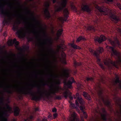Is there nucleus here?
Instances as JSON below:
<instances>
[{"instance_id": "obj_1", "label": "nucleus", "mask_w": 121, "mask_h": 121, "mask_svg": "<svg viewBox=\"0 0 121 121\" xmlns=\"http://www.w3.org/2000/svg\"><path fill=\"white\" fill-rule=\"evenodd\" d=\"M54 83L52 84V86H50L51 91L49 93H45L41 90L39 87H38V93L39 95V96L35 95L33 91V88H28L24 90L21 91L22 94L25 95H29L32 96V99L34 100L37 101L40 100L43 96V94H45L48 98L49 97L52 98L53 95H55L56 93L59 90V85L60 83V81L58 80L57 82L54 81Z\"/></svg>"}, {"instance_id": "obj_2", "label": "nucleus", "mask_w": 121, "mask_h": 121, "mask_svg": "<svg viewBox=\"0 0 121 121\" xmlns=\"http://www.w3.org/2000/svg\"><path fill=\"white\" fill-rule=\"evenodd\" d=\"M115 38V41L112 40V39H109L108 40L113 47L108 46V48L112 54L115 55L118 57V61H113L109 59V61L106 60L104 62V64L107 66L110 69L112 68V66L115 67L117 69H118V65L121 63V57H120V53L115 49L116 47H118L121 48V44L120 43L119 40L117 38Z\"/></svg>"}, {"instance_id": "obj_3", "label": "nucleus", "mask_w": 121, "mask_h": 121, "mask_svg": "<svg viewBox=\"0 0 121 121\" xmlns=\"http://www.w3.org/2000/svg\"><path fill=\"white\" fill-rule=\"evenodd\" d=\"M98 95L99 96L101 97L103 103L109 109L110 112H113L115 115L117 116L120 120L119 121H118L117 119L114 118L115 121H121V98L116 95H115V96L114 100L116 105L117 107H119L120 108L119 111L117 109H116V112H115L112 108V106L111 105L110 101L108 99L106 100H105L103 96L102 95V94H98Z\"/></svg>"}, {"instance_id": "obj_4", "label": "nucleus", "mask_w": 121, "mask_h": 121, "mask_svg": "<svg viewBox=\"0 0 121 121\" xmlns=\"http://www.w3.org/2000/svg\"><path fill=\"white\" fill-rule=\"evenodd\" d=\"M97 9L102 14L104 15H107L115 23H117L120 20L119 18L115 14L113 13L109 9L106 8L104 6L102 7L98 6Z\"/></svg>"}, {"instance_id": "obj_5", "label": "nucleus", "mask_w": 121, "mask_h": 121, "mask_svg": "<svg viewBox=\"0 0 121 121\" xmlns=\"http://www.w3.org/2000/svg\"><path fill=\"white\" fill-rule=\"evenodd\" d=\"M67 3V0H62L61 2H59V5L56 7V10L57 12L63 11L65 17L63 20L66 21L68 17L69 11L67 8L66 7Z\"/></svg>"}, {"instance_id": "obj_6", "label": "nucleus", "mask_w": 121, "mask_h": 121, "mask_svg": "<svg viewBox=\"0 0 121 121\" xmlns=\"http://www.w3.org/2000/svg\"><path fill=\"white\" fill-rule=\"evenodd\" d=\"M73 98L74 99H76L75 100V103L77 106H79V104L78 102L81 105L79 107L80 109L83 112L84 117L86 119L87 117V115L86 112H85L84 110L85 108V106L84 105L85 104V102L84 100L81 97H79V94L78 93H76V96L74 95Z\"/></svg>"}, {"instance_id": "obj_7", "label": "nucleus", "mask_w": 121, "mask_h": 121, "mask_svg": "<svg viewBox=\"0 0 121 121\" xmlns=\"http://www.w3.org/2000/svg\"><path fill=\"white\" fill-rule=\"evenodd\" d=\"M3 6V7H0V14L4 18V19L3 22V24L4 25L5 24H9L11 22L13 19L12 17L10 15L8 16L7 19H6V16L7 13L5 12L4 10Z\"/></svg>"}, {"instance_id": "obj_8", "label": "nucleus", "mask_w": 121, "mask_h": 121, "mask_svg": "<svg viewBox=\"0 0 121 121\" xmlns=\"http://www.w3.org/2000/svg\"><path fill=\"white\" fill-rule=\"evenodd\" d=\"M97 52L92 49H89V51L92 55L96 57L97 62L98 64L101 63V59L99 58V54H101L104 51V49L102 47H99L96 50Z\"/></svg>"}, {"instance_id": "obj_9", "label": "nucleus", "mask_w": 121, "mask_h": 121, "mask_svg": "<svg viewBox=\"0 0 121 121\" xmlns=\"http://www.w3.org/2000/svg\"><path fill=\"white\" fill-rule=\"evenodd\" d=\"M50 6V4L49 2H47L45 5L46 8L44 10V13L46 17L48 19L51 17V16L49 11V8Z\"/></svg>"}, {"instance_id": "obj_10", "label": "nucleus", "mask_w": 121, "mask_h": 121, "mask_svg": "<svg viewBox=\"0 0 121 121\" xmlns=\"http://www.w3.org/2000/svg\"><path fill=\"white\" fill-rule=\"evenodd\" d=\"M12 29L14 31H17L16 34L18 38H22V31L21 30H18V25H14L12 27Z\"/></svg>"}, {"instance_id": "obj_11", "label": "nucleus", "mask_w": 121, "mask_h": 121, "mask_svg": "<svg viewBox=\"0 0 121 121\" xmlns=\"http://www.w3.org/2000/svg\"><path fill=\"white\" fill-rule=\"evenodd\" d=\"M115 79L113 83L114 85L121 90V80H120L119 78L117 75L116 76Z\"/></svg>"}, {"instance_id": "obj_12", "label": "nucleus", "mask_w": 121, "mask_h": 121, "mask_svg": "<svg viewBox=\"0 0 121 121\" xmlns=\"http://www.w3.org/2000/svg\"><path fill=\"white\" fill-rule=\"evenodd\" d=\"M71 80H72V81H71L70 80H69L67 82L66 81H65L64 83L65 85L67 86L68 88L71 89L73 88L72 86L73 83H75L76 82L73 77H71Z\"/></svg>"}, {"instance_id": "obj_13", "label": "nucleus", "mask_w": 121, "mask_h": 121, "mask_svg": "<svg viewBox=\"0 0 121 121\" xmlns=\"http://www.w3.org/2000/svg\"><path fill=\"white\" fill-rule=\"evenodd\" d=\"M106 39V37L103 35H101L100 37L98 36L95 37L94 40L95 42H98L100 43L102 42L105 41Z\"/></svg>"}, {"instance_id": "obj_14", "label": "nucleus", "mask_w": 121, "mask_h": 121, "mask_svg": "<svg viewBox=\"0 0 121 121\" xmlns=\"http://www.w3.org/2000/svg\"><path fill=\"white\" fill-rule=\"evenodd\" d=\"M102 112L104 113L103 114H102L101 115L102 119L104 121H107V113L105 108H102Z\"/></svg>"}, {"instance_id": "obj_15", "label": "nucleus", "mask_w": 121, "mask_h": 121, "mask_svg": "<svg viewBox=\"0 0 121 121\" xmlns=\"http://www.w3.org/2000/svg\"><path fill=\"white\" fill-rule=\"evenodd\" d=\"M81 8L82 10L83 11H86L88 12H90L91 11L90 6L87 4H82Z\"/></svg>"}, {"instance_id": "obj_16", "label": "nucleus", "mask_w": 121, "mask_h": 121, "mask_svg": "<svg viewBox=\"0 0 121 121\" xmlns=\"http://www.w3.org/2000/svg\"><path fill=\"white\" fill-rule=\"evenodd\" d=\"M81 119L82 121H84L83 117ZM69 121H78V119L76 117V114L75 112H73L70 118Z\"/></svg>"}, {"instance_id": "obj_17", "label": "nucleus", "mask_w": 121, "mask_h": 121, "mask_svg": "<svg viewBox=\"0 0 121 121\" xmlns=\"http://www.w3.org/2000/svg\"><path fill=\"white\" fill-rule=\"evenodd\" d=\"M71 94V92H69L67 91L63 93V95L65 98H67L69 95V97L70 100V101L72 100L73 99V97L72 96Z\"/></svg>"}, {"instance_id": "obj_18", "label": "nucleus", "mask_w": 121, "mask_h": 121, "mask_svg": "<svg viewBox=\"0 0 121 121\" xmlns=\"http://www.w3.org/2000/svg\"><path fill=\"white\" fill-rule=\"evenodd\" d=\"M27 13L28 14L31 13L32 15L33 16V20L36 22L37 24L39 25L40 24V22L38 21L37 20L36 18L34 16L33 14L31 13V11L30 10H27Z\"/></svg>"}, {"instance_id": "obj_19", "label": "nucleus", "mask_w": 121, "mask_h": 121, "mask_svg": "<svg viewBox=\"0 0 121 121\" xmlns=\"http://www.w3.org/2000/svg\"><path fill=\"white\" fill-rule=\"evenodd\" d=\"M43 34L44 36L46 38V40L48 41L50 45H52V43L51 39L48 38L45 32L44 31Z\"/></svg>"}, {"instance_id": "obj_20", "label": "nucleus", "mask_w": 121, "mask_h": 121, "mask_svg": "<svg viewBox=\"0 0 121 121\" xmlns=\"http://www.w3.org/2000/svg\"><path fill=\"white\" fill-rule=\"evenodd\" d=\"M69 69H64L63 70L64 73V75L66 78H68L69 76Z\"/></svg>"}, {"instance_id": "obj_21", "label": "nucleus", "mask_w": 121, "mask_h": 121, "mask_svg": "<svg viewBox=\"0 0 121 121\" xmlns=\"http://www.w3.org/2000/svg\"><path fill=\"white\" fill-rule=\"evenodd\" d=\"M83 95L85 98L87 100H90L91 99V98L90 95L84 91L83 92Z\"/></svg>"}, {"instance_id": "obj_22", "label": "nucleus", "mask_w": 121, "mask_h": 121, "mask_svg": "<svg viewBox=\"0 0 121 121\" xmlns=\"http://www.w3.org/2000/svg\"><path fill=\"white\" fill-rule=\"evenodd\" d=\"M20 109L18 107H16L14 110V114L15 116H18L19 114Z\"/></svg>"}, {"instance_id": "obj_23", "label": "nucleus", "mask_w": 121, "mask_h": 121, "mask_svg": "<svg viewBox=\"0 0 121 121\" xmlns=\"http://www.w3.org/2000/svg\"><path fill=\"white\" fill-rule=\"evenodd\" d=\"M6 108L8 109V112L9 113H11L13 112L12 110V108L11 107H10V106L7 104H6Z\"/></svg>"}, {"instance_id": "obj_24", "label": "nucleus", "mask_w": 121, "mask_h": 121, "mask_svg": "<svg viewBox=\"0 0 121 121\" xmlns=\"http://www.w3.org/2000/svg\"><path fill=\"white\" fill-rule=\"evenodd\" d=\"M87 30L91 31L94 32L95 31V29L94 26H88L87 28Z\"/></svg>"}, {"instance_id": "obj_25", "label": "nucleus", "mask_w": 121, "mask_h": 121, "mask_svg": "<svg viewBox=\"0 0 121 121\" xmlns=\"http://www.w3.org/2000/svg\"><path fill=\"white\" fill-rule=\"evenodd\" d=\"M82 40L83 41H85L86 40V39L82 36H80L77 38V40H76V42L77 43H78Z\"/></svg>"}, {"instance_id": "obj_26", "label": "nucleus", "mask_w": 121, "mask_h": 121, "mask_svg": "<svg viewBox=\"0 0 121 121\" xmlns=\"http://www.w3.org/2000/svg\"><path fill=\"white\" fill-rule=\"evenodd\" d=\"M1 116H3L5 117H8L9 116V114L8 113V111L5 110L2 111V115Z\"/></svg>"}, {"instance_id": "obj_27", "label": "nucleus", "mask_w": 121, "mask_h": 121, "mask_svg": "<svg viewBox=\"0 0 121 121\" xmlns=\"http://www.w3.org/2000/svg\"><path fill=\"white\" fill-rule=\"evenodd\" d=\"M71 46L74 49H80L81 48L80 47L74 44L73 43H71Z\"/></svg>"}, {"instance_id": "obj_28", "label": "nucleus", "mask_w": 121, "mask_h": 121, "mask_svg": "<svg viewBox=\"0 0 121 121\" xmlns=\"http://www.w3.org/2000/svg\"><path fill=\"white\" fill-rule=\"evenodd\" d=\"M73 64L74 65L75 68L78 66H80L82 65L81 63V62H78L76 61H74Z\"/></svg>"}, {"instance_id": "obj_29", "label": "nucleus", "mask_w": 121, "mask_h": 121, "mask_svg": "<svg viewBox=\"0 0 121 121\" xmlns=\"http://www.w3.org/2000/svg\"><path fill=\"white\" fill-rule=\"evenodd\" d=\"M86 79L87 81H90L92 82H94V78L91 77H87L86 78Z\"/></svg>"}, {"instance_id": "obj_30", "label": "nucleus", "mask_w": 121, "mask_h": 121, "mask_svg": "<svg viewBox=\"0 0 121 121\" xmlns=\"http://www.w3.org/2000/svg\"><path fill=\"white\" fill-rule=\"evenodd\" d=\"M63 30L62 29H59L58 30L57 35L59 37L61 35L62 32H63Z\"/></svg>"}, {"instance_id": "obj_31", "label": "nucleus", "mask_w": 121, "mask_h": 121, "mask_svg": "<svg viewBox=\"0 0 121 121\" xmlns=\"http://www.w3.org/2000/svg\"><path fill=\"white\" fill-rule=\"evenodd\" d=\"M69 103L70 104V107L72 108H75L76 107L74 104L72 103L71 101H69Z\"/></svg>"}, {"instance_id": "obj_32", "label": "nucleus", "mask_w": 121, "mask_h": 121, "mask_svg": "<svg viewBox=\"0 0 121 121\" xmlns=\"http://www.w3.org/2000/svg\"><path fill=\"white\" fill-rule=\"evenodd\" d=\"M0 118H2L3 121H8L7 118L3 116H1Z\"/></svg>"}, {"instance_id": "obj_33", "label": "nucleus", "mask_w": 121, "mask_h": 121, "mask_svg": "<svg viewBox=\"0 0 121 121\" xmlns=\"http://www.w3.org/2000/svg\"><path fill=\"white\" fill-rule=\"evenodd\" d=\"M55 99L58 100H61V97L60 96H55Z\"/></svg>"}, {"instance_id": "obj_34", "label": "nucleus", "mask_w": 121, "mask_h": 121, "mask_svg": "<svg viewBox=\"0 0 121 121\" xmlns=\"http://www.w3.org/2000/svg\"><path fill=\"white\" fill-rule=\"evenodd\" d=\"M100 67L103 69H105V67L103 65L101 62L100 63L98 64Z\"/></svg>"}, {"instance_id": "obj_35", "label": "nucleus", "mask_w": 121, "mask_h": 121, "mask_svg": "<svg viewBox=\"0 0 121 121\" xmlns=\"http://www.w3.org/2000/svg\"><path fill=\"white\" fill-rule=\"evenodd\" d=\"M4 89L6 90V91L9 94H11L12 93V92L9 90L6 89Z\"/></svg>"}, {"instance_id": "obj_36", "label": "nucleus", "mask_w": 121, "mask_h": 121, "mask_svg": "<svg viewBox=\"0 0 121 121\" xmlns=\"http://www.w3.org/2000/svg\"><path fill=\"white\" fill-rule=\"evenodd\" d=\"M62 63H63L65 64H67V63L66 61V60L65 58H63V60H62Z\"/></svg>"}, {"instance_id": "obj_37", "label": "nucleus", "mask_w": 121, "mask_h": 121, "mask_svg": "<svg viewBox=\"0 0 121 121\" xmlns=\"http://www.w3.org/2000/svg\"><path fill=\"white\" fill-rule=\"evenodd\" d=\"M117 31L119 33L121 36V29L119 28H117Z\"/></svg>"}, {"instance_id": "obj_38", "label": "nucleus", "mask_w": 121, "mask_h": 121, "mask_svg": "<svg viewBox=\"0 0 121 121\" xmlns=\"http://www.w3.org/2000/svg\"><path fill=\"white\" fill-rule=\"evenodd\" d=\"M117 5L119 9L121 10V4L119 3H117Z\"/></svg>"}, {"instance_id": "obj_39", "label": "nucleus", "mask_w": 121, "mask_h": 121, "mask_svg": "<svg viewBox=\"0 0 121 121\" xmlns=\"http://www.w3.org/2000/svg\"><path fill=\"white\" fill-rule=\"evenodd\" d=\"M32 33L34 35H37L38 33V32L35 30H34L33 31Z\"/></svg>"}, {"instance_id": "obj_40", "label": "nucleus", "mask_w": 121, "mask_h": 121, "mask_svg": "<svg viewBox=\"0 0 121 121\" xmlns=\"http://www.w3.org/2000/svg\"><path fill=\"white\" fill-rule=\"evenodd\" d=\"M15 45H16V47H18L19 45V42L17 41L15 43H14Z\"/></svg>"}, {"instance_id": "obj_41", "label": "nucleus", "mask_w": 121, "mask_h": 121, "mask_svg": "<svg viewBox=\"0 0 121 121\" xmlns=\"http://www.w3.org/2000/svg\"><path fill=\"white\" fill-rule=\"evenodd\" d=\"M52 111L53 112H56L57 111L56 109L55 108H54L52 110Z\"/></svg>"}, {"instance_id": "obj_42", "label": "nucleus", "mask_w": 121, "mask_h": 121, "mask_svg": "<svg viewBox=\"0 0 121 121\" xmlns=\"http://www.w3.org/2000/svg\"><path fill=\"white\" fill-rule=\"evenodd\" d=\"M48 84L47 83H43L42 84V85L43 86H45V85L48 86Z\"/></svg>"}, {"instance_id": "obj_43", "label": "nucleus", "mask_w": 121, "mask_h": 121, "mask_svg": "<svg viewBox=\"0 0 121 121\" xmlns=\"http://www.w3.org/2000/svg\"><path fill=\"white\" fill-rule=\"evenodd\" d=\"M50 76L51 77H53L54 79L55 78L56 76L53 74H50Z\"/></svg>"}, {"instance_id": "obj_44", "label": "nucleus", "mask_w": 121, "mask_h": 121, "mask_svg": "<svg viewBox=\"0 0 121 121\" xmlns=\"http://www.w3.org/2000/svg\"><path fill=\"white\" fill-rule=\"evenodd\" d=\"M17 41L16 39H14L13 41V44L15 43Z\"/></svg>"}, {"instance_id": "obj_45", "label": "nucleus", "mask_w": 121, "mask_h": 121, "mask_svg": "<svg viewBox=\"0 0 121 121\" xmlns=\"http://www.w3.org/2000/svg\"><path fill=\"white\" fill-rule=\"evenodd\" d=\"M28 39L29 41H31L33 40V39L32 38L29 37L28 38Z\"/></svg>"}, {"instance_id": "obj_46", "label": "nucleus", "mask_w": 121, "mask_h": 121, "mask_svg": "<svg viewBox=\"0 0 121 121\" xmlns=\"http://www.w3.org/2000/svg\"><path fill=\"white\" fill-rule=\"evenodd\" d=\"M34 118V117L33 116H30L29 117V118L30 120Z\"/></svg>"}, {"instance_id": "obj_47", "label": "nucleus", "mask_w": 121, "mask_h": 121, "mask_svg": "<svg viewBox=\"0 0 121 121\" xmlns=\"http://www.w3.org/2000/svg\"><path fill=\"white\" fill-rule=\"evenodd\" d=\"M13 16H19V17H21L20 15H18L16 14H13Z\"/></svg>"}, {"instance_id": "obj_48", "label": "nucleus", "mask_w": 121, "mask_h": 121, "mask_svg": "<svg viewBox=\"0 0 121 121\" xmlns=\"http://www.w3.org/2000/svg\"><path fill=\"white\" fill-rule=\"evenodd\" d=\"M107 2H112L113 0H106Z\"/></svg>"}, {"instance_id": "obj_49", "label": "nucleus", "mask_w": 121, "mask_h": 121, "mask_svg": "<svg viewBox=\"0 0 121 121\" xmlns=\"http://www.w3.org/2000/svg\"><path fill=\"white\" fill-rule=\"evenodd\" d=\"M52 0L53 4H55L56 2L57 1V0Z\"/></svg>"}, {"instance_id": "obj_50", "label": "nucleus", "mask_w": 121, "mask_h": 121, "mask_svg": "<svg viewBox=\"0 0 121 121\" xmlns=\"http://www.w3.org/2000/svg\"><path fill=\"white\" fill-rule=\"evenodd\" d=\"M17 23L18 25L20 24L21 23L20 21V20L18 21L17 22Z\"/></svg>"}, {"instance_id": "obj_51", "label": "nucleus", "mask_w": 121, "mask_h": 121, "mask_svg": "<svg viewBox=\"0 0 121 121\" xmlns=\"http://www.w3.org/2000/svg\"><path fill=\"white\" fill-rule=\"evenodd\" d=\"M35 111H37L39 110V108H35Z\"/></svg>"}, {"instance_id": "obj_52", "label": "nucleus", "mask_w": 121, "mask_h": 121, "mask_svg": "<svg viewBox=\"0 0 121 121\" xmlns=\"http://www.w3.org/2000/svg\"><path fill=\"white\" fill-rule=\"evenodd\" d=\"M49 50L50 51L52 52L53 51V50L51 48H49Z\"/></svg>"}, {"instance_id": "obj_53", "label": "nucleus", "mask_w": 121, "mask_h": 121, "mask_svg": "<svg viewBox=\"0 0 121 121\" xmlns=\"http://www.w3.org/2000/svg\"><path fill=\"white\" fill-rule=\"evenodd\" d=\"M9 7L11 9L12 8V6H11V4H9Z\"/></svg>"}, {"instance_id": "obj_54", "label": "nucleus", "mask_w": 121, "mask_h": 121, "mask_svg": "<svg viewBox=\"0 0 121 121\" xmlns=\"http://www.w3.org/2000/svg\"><path fill=\"white\" fill-rule=\"evenodd\" d=\"M57 115L56 114H54V117H56Z\"/></svg>"}, {"instance_id": "obj_55", "label": "nucleus", "mask_w": 121, "mask_h": 121, "mask_svg": "<svg viewBox=\"0 0 121 121\" xmlns=\"http://www.w3.org/2000/svg\"><path fill=\"white\" fill-rule=\"evenodd\" d=\"M109 120L110 121H112V119L111 118H109Z\"/></svg>"}, {"instance_id": "obj_56", "label": "nucleus", "mask_w": 121, "mask_h": 121, "mask_svg": "<svg viewBox=\"0 0 121 121\" xmlns=\"http://www.w3.org/2000/svg\"><path fill=\"white\" fill-rule=\"evenodd\" d=\"M51 117V116H50V115H49L48 116V117L49 118H50Z\"/></svg>"}, {"instance_id": "obj_57", "label": "nucleus", "mask_w": 121, "mask_h": 121, "mask_svg": "<svg viewBox=\"0 0 121 121\" xmlns=\"http://www.w3.org/2000/svg\"><path fill=\"white\" fill-rule=\"evenodd\" d=\"M6 35V33H4L3 34V35L4 36H5Z\"/></svg>"}, {"instance_id": "obj_58", "label": "nucleus", "mask_w": 121, "mask_h": 121, "mask_svg": "<svg viewBox=\"0 0 121 121\" xmlns=\"http://www.w3.org/2000/svg\"><path fill=\"white\" fill-rule=\"evenodd\" d=\"M29 0V1L31 2L34 1V0Z\"/></svg>"}, {"instance_id": "obj_59", "label": "nucleus", "mask_w": 121, "mask_h": 121, "mask_svg": "<svg viewBox=\"0 0 121 121\" xmlns=\"http://www.w3.org/2000/svg\"><path fill=\"white\" fill-rule=\"evenodd\" d=\"M100 103V105L101 106L102 105V103L99 101Z\"/></svg>"}, {"instance_id": "obj_60", "label": "nucleus", "mask_w": 121, "mask_h": 121, "mask_svg": "<svg viewBox=\"0 0 121 121\" xmlns=\"http://www.w3.org/2000/svg\"><path fill=\"white\" fill-rule=\"evenodd\" d=\"M1 108L0 106V111L1 110Z\"/></svg>"}, {"instance_id": "obj_61", "label": "nucleus", "mask_w": 121, "mask_h": 121, "mask_svg": "<svg viewBox=\"0 0 121 121\" xmlns=\"http://www.w3.org/2000/svg\"><path fill=\"white\" fill-rule=\"evenodd\" d=\"M13 121H16L15 119H13Z\"/></svg>"}, {"instance_id": "obj_62", "label": "nucleus", "mask_w": 121, "mask_h": 121, "mask_svg": "<svg viewBox=\"0 0 121 121\" xmlns=\"http://www.w3.org/2000/svg\"><path fill=\"white\" fill-rule=\"evenodd\" d=\"M27 119H25V121H27Z\"/></svg>"}, {"instance_id": "obj_63", "label": "nucleus", "mask_w": 121, "mask_h": 121, "mask_svg": "<svg viewBox=\"0 0 121 121\" xmlns=\"http://www.w3.org/2000/svg\"><path fill=\"white\" fill-rule=\"evenodd\" d=\"M27 49H29V47L28 46L27 47Z\"/></svg>"}, {"instance_id": "obj_64", "label": "nucleus", "mask_w": 121, "mask_h": 121, "mask_svg": "<svg viewBox=\"0 0 121 121\" xmlns=\"http://www.w3.org/2000/svg\"><path fill=\"white\" fill-rule=\"evenodd\" d=\"M3 108H4V109H5V108L4 107H3Z\"/></svg>"}]
</instances>
